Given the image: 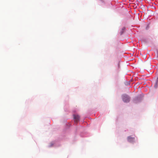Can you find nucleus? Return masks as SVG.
Wrapping results in <instances>:
<instances>
[{"label": "nucleus", "instance_id": "39448f33", "mask_svg": "<svg viewBox=\"0 0 158 158\" xmlns=\"http://www.w3.org/2000/svg\"><path fill=\"white\" fill-rule=\"evenodd\" d=\"M125 29L124 27H123L122 29V30H124Z\"/></svg>", "mask_w": 158, "mask_h": 158}, {"label": "nucleus", "instance_id": "20e7f679", "mask_svg": "<svg viewBox=\"0 0 158 158\" xmlns=\"http://www.w3.org/2000/svg\"><path fill=\"white\" fill-rule=\"evenodd\" d=\"M158 83V81L157 80L156 81L154 87L155 88H156L157 87V84Z\"/></svg>", "mask_w": 158, "mask_h": 158}, {"label": "nucleus", "instance_id": "7ed1b4c3", "mask_svg": "<svg viewBox=\"0 0 158 158\" xmlns=\"http://www.w3.org/2000/svg\"><path fill=\"white\" fill-rule=\"evenodd\" d=\"M135 138L132 137L131 136H129L127 137V140L130 142H133L135 141Z\"/></svg>", "mask_w": 158, "mask_h": 158}, {"label": "nucleus", "instance_id": "f257e3e1", "mask_svg": "<svg viewBox=\"0 0 158 158\" xmlns=\"http://www.w3.org/2000/svg\"><path fill=\"white\" fill-rule=\"evenodd\" d=\"M123 100L125 102H128L130 101L129 96L127 95H123L122 96Z\"/></svg>", "mask_w": 158, "mask_h": 158}, {"label": "nucleus", "instance_id": "f03ea898", "mask_svg": "<svg viewBox=\"0 0 158 158\" xmlns=\"http://www.w3.org/2000/svg\"><path fill=\"white\" fill-rule=\"evenodd\" d=\"M73 118L74 119L75 122H77L80 119V116L78 115H74Z\"/></svg>", "mask_w": 158, "mask_h": 158}]
</instances>
